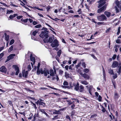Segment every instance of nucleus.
I'll list each match as a JSON object with an SVG mask.
<instances>
[{
    "label": "nucleus",
    "instance_id": "1",
    "mask_svg": "<svg viewBox=\"0 0 121 121\" xmlns=\"http://www.w3.org/2000/svg\"><path fill=\"white\" fill-rule=\"evenodd\" d=\"M97 19L98 20L100 21H103L104 20H107V18L105 15L103 14L97 16Z\"/></svg>",
    "mask_w": 121,
    "mask_h": 121
},
{
    "label": "nucleus",
    "instance_id": "2",
    "mask_svg": "<svg viewBox=\"0 0 121 121\" xmlns=\"http://www.w3.org/2000/svg\"><path fill=\"white\" fill-rule=\"evenodd\" d=\"M51 45L52 48L58 47L59 45V44L58 43L57 40L56 39L54 40L51 43Z\"/></svg>",
    "mask_w": 121,
    "mask_h": 121
},
{
    "label": "nucleus",
    "instance_id": "3",
    "mask_svg": "<svg viewBox=\"0 0 121 121\" xmlns=\"http://www.w3.org/2000/svg\"><path fill=\"white\" fill-rule=\"evenodd\" d=\"M106 5H105L102 7L99 8V9L97 10V13H100L102 12H104L106 9Z\"/></svg>",
    "mask_w": 121,
    "mask_h": 121
},
{
    "label": "nucleus",
    "instance_id": "4",
    "mask_svg": "<svg viewBox=\"0 0 121 121\" xmlns=\"http://www.w3.org/2000/svg\"><path fill=\"white\" fill-rule=\"evenodd\" d=\"M30 60L32 62H33V64L32 62H31V64L32 66H33V65H34L35 62V58L33 57L32 54H31L30 56Z\"/></svg>",
    "mask_w": 121,
    "mask_h": 121
},
{
    "label": "nucleus",
    "instance_id": "5",
    "mask_svg": "<svg viewBox=\"0 0 121 121\" xmlns=\"http://www.w3.org/2000/svg\"><path fill=\"white\" fill-rule=\"evenodd\" d=\"M79 83L78 82L76 84L75 83H73V85L74 86V90L76 91H78L79 88Z\"/></svg>",
    "mask_w": 121,
    "mask_h": 121
},
{
    "label": "nucleus",
    "instance_id": "6",
    "mask_svg": "<svg viewBox=\"0 0 121 121\" xmlns=\"http://www.w3.org/2000/svg\"><path fill=\"white\" fill-rule=\"evenodd\" d=\"M13 66L15 69V70L16 71L15 73V75H17L19 72V67L17 65H13Z\"/></svg>",
    "mask_w": 121,
    "mask_h": 121
},
{
    "label": "nucleus",
    "instance_id": "7",
    "mask_svg": "<svg viewBox=\"0 0 121 121\" xmlns=\"http://www.w3.org/2000/svg\"><path fill=\"white\" fill-rule=\"evenodd\" d=\"M0 71L4 73H6L7 71V69L4 66H2L0 69Z\"/></svg>",
    "mask_w": 121,
    "mask_h": 121
},
{
    "label": "nucleus",
    "instance_id": "8",
    "mask_svg": "<svg viewBox=\"0 0 121 121\" xmlns=\"http://www.w3.org/2000/svg\"><path fill=\"white\" fill-rule=\"evenodd\" d=\"M42 30H43L42 31L41 33V35H41L42 34H45L48 33L49 31H48V29L47 28L44 27H43L41 29Z\"/></svg>",
    "mask_w": 121,
    "mask_h": 121
},
{
    "label": "nucleus",
    "instance_id": "9",
    "mask_svg": "<svg viewBox=\"0 0 121 121\" xmlns=\"http://www.w3.org/2000/svg\"><path fill=\"white\" fill-rule=\"evenodd\" d=\"M41 35V34L39 35V36L42 39H43L44 38H47L49 37V35H48V33H46L45 34H42L41 35Z\"/></svg>",
    "mask_w": 121,
    "mask_h": 121
},
{
    "label": "nucleus",
    "instance_id": "10",
    "mask_svg": "<svg viewBox=\"0 0 121 121\" xmlns=\"http://www.w3.org/2000/svg\"><path fill=\"white\" fill-rule=\"evenodd\" d=\"M43 72H44L43 74L44 76H47L48 74H49L50 73L48 70L46 68H44Z\"/></svg>",
    "mask_w": 121,
    "mask_h": 121
},
{
    "label": "nucleus",
    "instance_id": "11",
    "mask_svg": "<svg viewBox=\"0 0 121 121\" xmlns=\"http://www.w3.org/2000/svg\"><path fill=\"white\" fill-rule=\"evenodd\" d=\"M118 65V63L117 61H113L112 65V68H115L117 67Z\"/></svg>",
    "mask_w": 121,
    "mask_h": 121
},
{
    "label": "nucleus",
    "instance_id": "12",
    "mask_svg": "<svg viewBox=\"0 0 121 121\" xmlns=\"http://www.w3.org/2000/svg\"><path fill=\"white\" fill-rule=\"evenodd\" d=\"M22 76L23 77L24 76L25 78H27V77L28 74V71H26L25 72V70H23L22 72Z\"/></svg>",
    "mask_w": 121,
    "mask_h": 121
},
{
    "label": "nucleus",
    "instance_id": "13",
    "mask_svg": "<svg viewBox=\"0 0 121 121\" xmlns=\"http://www.w3.org/2000/svg\"><path fill=\"white\" fill-rule=\"evenodd\" d=\"M84 87L82 85H81L79 86V88L78 90V91L80 92H82L84 91Z\"/></svg>",
    "mask_w": 121,
    "mask_h": 121
},
{
    "label": "nucleus",
    "instance_id": "14",
    "mask_svg": "<svg viewBox=\"0 0 121 121\" xmlns=\"http://www.w3.org/2000/svg\"><path fill=\"white\" fill-rule=\"evenodd\" d=\"M76 112L75 110H73L71 111L70 113V116L72 117H73V116H76Z\"/></svg>",
    "mask_w": 121,
    "mask_h": 121
},
{
    "label": "nucleus",
    "instance_id": "15",
    "mask_svg": "<svg viewBox=\"0 0 121 121\" xmlns=\"http://www.w3.org/2000/svg\"><path fill=\"white\" fill-rule=\"evenodd\" d=\"M83 77L85 79H89L90 78L89 76L86 73H83Z\"/></svg>",
    "mask_w": 121,
    "mask_h": 121
},
{
    "label": "nucleus",
    "instance_id": "16",
    "mask_svg": "<svg viewBox=\"0 0 121 121\" xmlns=\"http://www.w3.org/2000/svg\"><path fill=\"white\" fill-rule=\"evenodd\" d=\"M104 14L108 17H110L111 15V13L107 11H105L104 12Z\"/></svg>",
    "mask_w": 121,
    "mask_h": 121
},
{
    "label": "nucleus",
    "instance_id": "17",
    "mask_svg": "<svg viewBox=\"0 0 121 121\" xmlns=\"http://www.w3.org/2000/svg\"><path fill=\"white\" fill-rule=\"evenodd\" d=\"M49 72H50V75L51 76H55V74L54 73V71L52 69H50Z\"/></svg>",
    "mask_w": 121,
    "mask_h": 121
},
{
    "label": "nucleus",
    "instance_id": "18",
    "mask_svg": "<svg viewBox=\"0 0 121 121\" xmlns=\"http://www.w3.org/2000/svg\"><path fill=\"white\" fill-rule=\"evenodd\" d=\"M15 54H10L7 56V58H9L10 59H12L13 58V57L15 56Z\"/></svg>",
    "mask_w": 121,
    "mask_h": 121
},
{
    "label": "nucleus",
    "instance_id": "19",
    "mask_svg": "<svg viewBox=\"0 0 121 121\" xmlns=\"http://www.w3.org/2000/svg\"><path fill=\"white\" fill-rule=\"evenodd\" d=\"M105 2H104L103 3H100L98 4V8H100L101 7L104 6V4H105Z\"/></svg>",
    "mask_w": 121,
    "mask_h": 121
},
{
    "label": "nucleus",
    "instance_id": "20",
    "mask_svg": "<svg viewBox=\"0 0 121 121\" xmlns=\"http://www.w3.org/2000/svg\"><path fill=\"white\" fill-rule=\"evenodd\" d=\"M4 35H5L4 38L5 40L7 41H8L9 40V35H7V34L6 33H4Z\"/></svg>",
    "mask_w": 121,
    "mask_h": 121
},
{
    "label": "nucleus",
    "instance_id": "21",
    "mask_svg": "<svg viewBox=\"0 0 121 121\" xmlns=\"http://www.w3.org/2000/svg\"><path fill=\"white\" fill-rule=\"evenodd\" d=\"M60 117H59L58 115H57L54 116V117L52 118V121H54L58 119H60Z\"/></svg>",
    "mask_w": 121,
    "mask_h": 121
},
{
    "label": "nucleus",
    "instance_id": "22",
    "mask_svg": "<svg viewBox=\"0 0 121 121\" xmlns=\"http://www.w3.org/2000/svg\"><path fill=\"white\" fill-rule=\"evenodd\" d=\"M102 69L103 71V77L104 78V79H105L106 77V74L105 70L103 66H102Z\"/></svg>",
    "mask_w": 121,
    "mask_h": 121
},
{
    "label": "nucleus",
    "instance_id": "23",
    "mask_svg": "<svg viewBox=\"0 0 121 121\" xmlns=\"http://www.w3.org/2000/svg\"><path fill=\"white\" fill-rule=\"evenodd\" d=\"M100 106L102 108L101 111L103 113H105V112H107L105 108L102 105H100Z\"/></svg>",
    "mask_w": 121,
    "mask_h": 121
},
{
    "label": "nucleus",
    "instance_id": "24",
    "mask_svg": "<svg viewBox=\"0 0 121 121\" xmlns=\"http://www.w3.org/2000/svg\"><path fill=\"white\" fill-rule=\"evenodd\" d=\"M38 121H46V119L44 117H39Z\"/></svg>",
    "mask_w": 121,
    "mask_h": 121
},
{
    "label": "nucleus",
    "instance_id": "25",
    "mask_svg": "<svg viewBox=\"0 0 121 121\" xmlns=\"http://www.w3.org/2000/svg\"><path fill=\"white\" fill-rule=\"evenodd\" d=\"M108 73L110 75H114V71L113 69H110L108 70Z\"/></svg>",
    "mask_w": 121,
    "mask_h": 121
},
{
    "label": "nucleus",
    "instance_id": "26",
    "mask_svg": "<svg viewBox=\"0 0 121 121\" xmlns=\"http://www.w3.org/2000/svg\"><path fill=\"white\" fill-rule=\"evenodd\" d=\"M13 45H12L11 47L9 48L8 50V52H11L13 49Z\"/></svg>",
    "mask_w": 121,
    "mask_h": 121
},
{
    "label": "nucleus",
    "instance_id": "27",
    "mask_svg": "<svg viewBox=\"0 0 121 121\" xmlns=\"http://www.w3.org/2000/svg\"><path fill=\"white\" fill-rule=\"evenodd\" d=\"M81 83L82 84L85 85H87L88 84V82L86 81H81Z\"/></svg>",
    "mask_w": 121,
    "mask_h": 121
},
{
    "label": "nucleus",
    "instance_id": "28",
    "mask_svg": "<svg viewBox=\"0 0 121 121\" xmlns=\"http://www.w3.org/2000/svg\"><path fill=\"white\" fill-rule=\"evenodd\" d=\"M40 103V104L39 105L40 106L42 105V107H45L46 106V104L43 102L42 103Z\"/></svg>",
    "mask_w": 121,
    "mask_h": 121
},
{
    "label": "nucleus",
    "instance_id": "29",
    "mask_svg": "<svg viewBox=\"0 0 121 121\" xmlns=\"http://www.w3.org/2000/svg\"><path fill=\"white\" fill-rule=\"evenodd\" d=\"M97 116V115L96 114H95L91 116L90 118H93L94 119H95L96 118V117Z\"/></svg>",
    "mask_w": 121,
    "mask_h": 121
},
{
    "label": "nucleus",
    "instance_id": "30",
    "mask_svg": "<svg viewBox=\"0 0 121 121\" xmlns=\"http://www.w3.org/2000/svg\"><path fill=\"white\" fill-rule=\"evenodd\" d=\"M39 31V30H35L33 32L32 35L34 36H35L36 35L37 33Z\"/></svg>",
    "mask_w": 121,
    "mask_h": 121
},
{
    "label": "nucleus",
    "instance_id": "31",
    "mask_svg": "<svg viewBox=\"0 0 121 121\" xmlns=\"http://www.w3.org/2000/svg\"><path fill=\"white\" fill-rule=\"evenodd\" d=\"M66 101L68 103V104L69 105L72 104V101L70 99H69Z\"/></svg>",
    "mask_w": 121,
    "mask_h": 121
},
{
    "label": "nucleus",
    "instance_id": "32",
    "mask_svg": "<svg viewBox=\"0 0 121 121\" xmlns=\"http://www.w3.org/2000/svg\"><path fill=\"white\" fill-rule=\"evenodd\" d=\"M61 53V50H60L57 52V56L60 57V56Z\"/></svg>",
    "mask_w": 121,
    "mask_h": 121
},
{
    "label": "nucleus",
    "instance_id": "33",
    "mask_svg": "<svg viewBox=\"0 0 121 121\" xmlns=\"http://www.w3.org/2000/svg\"><path fill=\"white\" fill-rule=\"evenodd\" d=\"M28 18L26 19H23V18H22L21 19V21L22 22H23L24 23L27 22L28 21Z\"/></svg>",
    "mask_w": 121,
    "mask_h": 121
},
{
    "label": "nucleus",
    "instance_id": "34",
    "mask_svg": "<svg viewBox=\"0 0 121 121\" xmlns=\"http://www.w3.org/2000/svg\"><path fill=\"white\" fill-rule=\"evenodd\" d=\"M53 42V40L52 38L50 37L48 40V43L49 42L50 43H52Z\"/></svg>",
    "mask_w": 121,
    "mask_h": 121
},
{
    "label": "nucleus",
    "instance_id": "35",
    "mask_svg": "<svg viewBox=\"0 0 121 121\" xmlns=\"http://www.w3.org/2000/svg\"><path fill=\"white\" fill-rule=\"evenodd\" d=\"M13 101L10 100H8V103H9V104L11 106H12L13 108V106L12 104Z\"/></svg>",
    "mask_w": 121,
    "mask_h": 121
},
{
    "label": "nucleus",
    "instance_id": "36",
    "mask_svg": "<svg viewBox=\"0 0 121 121\" xmlns=\"http://www.w3.org/2000/svg\"><path fill=\"white\" fill-rule=\"evenodd\" d=\"M24 89L27 91H30L31 92H32L34 93V91H33L32 90H30L29 88H25Z\"/></svg>",
    "mask_w": 121,
    "mask_h": 121
},
{
    "label": "nucleus",
    "instance_id": "37",
    "mask_svg": "<svg viewBox=\"0 0 121 121\" xmlns=\"http://www.w3.org/2000/svg\"><path fill=\"white\" fill-rule=\"evenodd\" d=\"M110 107L111 109L112 110H113L114 108V105L113 104H111Z\"/></svg>",
    "mask_w": 121,
    "mask_h": 121
},
{
    "label": "nucleus",
    "instance_id": "38",
    "mask_svg": "<svg viewBox=\"0 0 121 121\" xmlns=\"http://www.w3.org/2000/svg\"><path fill=\"white\" fill-rule=\"evenodd\" d=\"M46 9H47V11L48 12L49 10L51 8V7L49 5H48L47 7H46Z\"/></svg>",
    "mask_w": 121,
    "mask_h": 121
},
{
    "label": "nucleus",
    "instance_id": "39",
    "mask_svg": "<svg viewBox=\"0 0 121 121\" xmlns=\"http://www.w3.org/2000/svg\"><path fill=\"white\" fill-rule=\"evenodd\" d=\"M14 42V40L13 39H12L10 41L9 43L10 45H11L13 44Z\"/></svg>",
    "mask_w": 121,
    "mask_h": 121
},
{
    "label": "nucleus",
    "instance_id": "40",
    "mask_svg": "<svg viewBox=\"0 0 121 121\" xmlns=\"http://www.w3.org/2000/svg\"><path fill=\"white\" fill-rule=\"evenodd\" d=\"M13 12V11L12 10H7V13L8 14H10L11 13H12Z\"/></svg>",
    "mask_w": 121,
    "mask_h": 121
},
{
    "label": "nucleus",
    "instance_id": "41",
    "mask_svg": "<svg viewBox=\"0 0 121 121\" xmlns=\"http://www.w3.org/2000/svg\"><path fill=\"white\" fill-rule=\"evenodd\" d=\"M89 70L88 69H85L83 70V71L84 72L86 73H87L89 71Z\"/></svg>",
    "mask_w": 121,
    "mask_h": 121
},
{
    "label": "nucleus",
    "instance_id": "42",
    "mask_svg": "<svg viewBox=\"0 0 121 121\" xmlns=\"http://www.w3.org/2000/svg\"><path fill=\"white\" fill-rule=\"evenodd\" d=\"M121 27L120 26L119 27L118 29V31L117 33V34L118 35L120 32V29Z\"/></svg>",
    "mask_w": 121,
    "mask_h": 121
},
{
    "label": "nucleus",
    "instance_id": "43",
    "mask_svg": "<svg viewBox=\"0 0 121 121\" xmlns=\"http://www.w3.org/2000/svg\"><path fill=\"white\" fill-rule=\"evenodd\" d=\"M41 73L40 71V70L39 69H37V74L39 75Z\"/></svg>",
    "mask_w": 121,
    "mask_h": 121
},
{
    "label": "nucleus",
    "instance_id": "44",
    "mask_svg": "<svg viewBox=\"0 0 121 121\" xmlns=\"http://www.w3.org/2000/svg\"><path fill=\"white\" fill-rule=\"evenodd\" d=\"M42 26L41 25V24H38L37 25L34 26V27L36 28H40Z\"/></svg>",
    "mask_w": 121,
    "mask_h": 121
},
{
    "label": "nucleus",
    "instance_id": "45",
    "mask_svg": "<svg viewBox=\"0 0 121 121\" xmlns=\"http://www.w3.org/2000/svg\"><path fill=\"white\" fill-rule=\"evenodd\" d=\"M53 113L54 114H60V112H57V111L56 110H55V112H53Z\"/></svg>",
    "mask_w": 121,
    "mask_h": 121
},
{
    "label": "nucleus",
    "instance_id": "46",
    "mask_svg": "<svg viewBox=\"0 0 121 121\" xmlns=\"http://www.w3.org/2000/svg\"><path fill=\"white\" fill-rule=\"evenodd\" d=\"M116 42L117 43L120 44L121 43V41L120 39H117L116 40Z\"/></svg>",
    "mask_w": 121,
    "mask_h": 121
},
{
    "label": "nucleus",
    "instance_id": "47",
    "mask_svg": "<svg viewBox=\"0 0 121 121\" xmlns=\"http://www.w3.org/2000/svg\"><path fill=\"white\" fill-rule=\"evenodd\" d=\"M102 99V97L101 96L99 95V96L98 98V100L99 102L101 101Z\"/></svg>",
    "mask_w": 121,
    "mask_h": 121
},
{
    "label": "nucleus",
    "instance_id": "48",
    "mask_svg": "<svg viewBox=\"0 0 121 121\" xmlns=\"http://www.w3.org/2000/svg\"><path fill=\"white\" fill-rule=\"evenodd\" d=\"M63 84L64 85H68L69 84V83L65 81L64 82Z\"/></svg>",
    "mask_w": 121,
    "mask_h": 121
},
{
    "label": "nucleus",
    "instance_id": "49",
    "mask_svg": "<svg viewBox=\"0 0 121 121\" xmlns=\"http://www.w3.org/2000/svg\"><path fill=\"white\" fill-rule=\"evenodd\" d=\"M82 65L84 68H85L86 67V64L85 62H83L82 64Z\"/></svg>",
    "mask_w": 121,
    "mask_h": 121
},
{
    "label": "nucleus",
    "instance_id": "50",
    "mask_svg": "<svg viewBox=\"0 0 121 121\" xmlns=\"http://www.w3.org/2000/svg\"><path fill=\"white\" fill-rule=\"evenodd\" d=\"M39 110L41 112H42L43 113H44L45 112V111L43 109H41L39 108Z\"/></svg>",
    "mask_w": 121,
    "mask_h": 121
},
{
    "label": "nucleus",
    "instance_id": "51",
    "mask_svg": "<svg viewBox=\"0 0 121 121\" xmlns=\"http://www.w3.org/2000/svg\"><path fill=\"white\" fill-rule=\"evenodd\" d=\"M47 39V38H44V39H43V41L45 43H48V40Z\"/></svg>",
    "mask_w": 121,
    "mask_h": 121
},
{
    "label": "nucleus",
    "instance_id": "52",
    "mask_svg": "<svg viewBox=\"0 0 121 121\" xmlns=\"http://www.w3.org/2000/svg\"><path fill=\"white\" fill-rule=\"evenodd\" d=\"M35 8L41 11H43V9H40L38 7H35Z\"/></svg>",
    "mask_w": 121,
    "mask_h": 121
},
{
    "label": "nucleus",
    "instance_id": "53",
    "mask_svg": "<svg viewBox=\"0 0 121 121\" xmlns=\"http://www.w3.org/2000/svg\"><path fill=\"white\" fill-rule=\"evenodd\" d=\"M85 6L86 7V9H88V11H89L90 10L89 6L88 5L86 4H85Z\"/></svg>",
    "mask_w": 121,
    "mask_h": 121
},
{
    "label": "nucleus",
    "instance_id": "54",
    "mask_svg": "<svg viewBox=\"0 0 121 121\" xmlns=\"http://www.w3.org/2000/svg\"><path fill=\"white\" fill-rule=\"evenodd\" d=\"M71 100H75L76 101H77V102L78 103H79V101L78 100V99L77 98H73L71 99Z\"/></svg>",
    "mask_w": 121,
    "mask_h": 121
},
{
    "label": "nucleus",
    "instance_id": "55",
    "mask_svg": "<svg viewBox=\"0 0 121 121\" xmlns=\"http://www.w3.org/2000/svg\"><path fill=\"white\" fill-rule=\"evenodd\" d=\"M112 82L113 83V84L114 86V88H116V83L115 81H114V82H113L112 81Z\"/></svg>",
    "mask_w": 121,
    "mask_h": 121
},
{
    "label": "nucleus",
    "instance_id": "56",
    "mask_svg": "<svg viewBox=\"0 0 121 121\" xmlns=\"http://www.w3.org/2000/svg\"><path fill=\"white\" fill-rule=\"evenodd\" d=\"M117 55L116 54H115L113 55V56L112 57V58L113 60H114L117 57Z\"/></svg>",
    "mask_w": 121,
    "mask_h": 121
},
{
    "label": "nucleus",
    "instance_id": "57",
    "mask_svg": "<svg viewBox=\"0 0 121 121\" xmlns=\"http://www.w3.org/2000/svg\"><path fill=\"white\" fill-rule=\"evenodd\" d=\"M23 16H19L17 17V18L18 19H20L23 17Z\"/></svg>",
    "mask_w": 121,
    "mask_h": 121
},
{
    "label": "nucleus",
    "instance_id": "58",
    "mask_svg": "<svg viewBox=\"0 0 121 121\" xmlns=\"http://www.w3.org/2000/svg\"><path fill=\"white\" fill-rule=\"evenodd\" d=\"M121 65L120 66V67H119L118 69V71L117 72V73H121Z\"/></svg>",
    "mask_w": 121,
    "mask_h": 121
},
{
    "label": "nucleus",
    "instance_id": "59",
    "mask_svg": "<svg viewBox=\"0 0 121 121\" xmlns=\"http://www.w3.org/2000/svg\"><path fill=\"white\" fill-rule=\"evenodd\" d=\"M117 76L116 73H115L114 76H113V78L114 79H115L117 77Z\"/></svg>",
    "mask_w": 121,
    "mask_h": 121
},
{
    "label": "nucleus",
    "instance_id": "60",
    "mask_svg": "<svg viewBox=\"0 0 121 121\" xmlns=\"http://www.w3.org/2000/svg\"><path fill=\"white\" fill-rule=\"evenodd\" d=\"M72 105L71 106V107L72 109H73L74 108V107H75V105L74 104H72Z\"/></svg>",
    "mask_w": 121,
    "mask_h": 121
},
{
    "label": "nucleus",
    "instance_id": "61",
    "mask_svg": "<svg viewBox=\"0 0 121 121\" xmlns=\"http://www.w3.org/2000/svg\"><path fill=\"white\" fill-rule=\"evenodd\" d=\"M32 104L33 105L35 109H37V107L36 106V104H35L32 102Z\"/></svg>",
    "mask_w": 121,
    "mask_h": 121
},
{
    "label": "nucleus",
    "instance_id": "62",
    "mask_svg": "<svg viewBox=\"0 0 121 121\" xmlns=\"http://www.w3.org/2000/svg\"><path fill=\"white\" fill-rule=\"evenodd\" d=\"M4 55V54L3 53H1L0 54V59H1Z\"/></svg>",
    "mask_w": 121,
    "mask_h": 121
},
{
    "label": "nucleus",
    "instance_id": "63",
    "mask_svg": "<svg viewBox=\"0 0 121 121\" xmlns=\"http://www.w3.org/2000/svg\"><path fill=\"white\" fill-rule=\"evenodd\" d=\"M91 56L93 57V58L95 59H97V58L93 54H90Z\"/></svg>",
    "mask_w": 121,
    "mask_h": 121
},
{
    "label": "nucleus",
    "instance_id": "64",
    "mask_svg": "<svg viewBox=\"0 0 121 121\" xmlns=\"http://www.w3.org/2000/svg\"><path fill=\"white\" fill-rule=\"evenodd\" d=\"M63 73V71L61 70L60 69L59 71V73L60 74H62Z\"/></svg>",
    "mask_w": 121,
    "mask_h": 121
}]
</instances>
